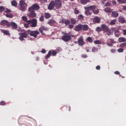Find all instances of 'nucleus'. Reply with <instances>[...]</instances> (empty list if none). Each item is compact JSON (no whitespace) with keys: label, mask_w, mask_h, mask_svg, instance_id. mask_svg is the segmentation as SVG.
<instances>
[{"label":"nucleus","mask_w":126,"mask_h":126,"mask_svg":"<svg viewBox=\"0 0 126 126\" xmlns=\"http://www.w3.org/2000/svg\"><path fill=\"white\" fill-rule=\"evenodd\" d=\"M118 42L119 43H123V42H126V38L123 37H120L118 39Z\"/></svg>","instance_id":"nucleus-25"},{"label":"nucleus","mask_w":126,"mask_h":126,"mask_svg":"<svg viewBox=\"0 0 126 126\" xmlns=\"http://www.w3.org/2000/svg\"><path fill=\"white\" fill-rule=\"evenodd\" d=\"M87 40L90 43L93 42V40H92V37H88V38H87Z\"/></svg>","instance_id":"nucleus-38"},{"label":"nucleus","mask_w":126,"mask_h":126,"mask_svg":"<svg viewBox=\"0 0 126 126\" xmlns=\"http://www.w3.org/2000/svg\"><path fill=\"white\" fill-rule=\"evenodd\" d=\"M104 11L107 13H111L112 12V9L110 7H106L104 9Z\"/></svg>","instance_id":"nucleus-29"},{"label":"nucleus","mask_w":126,"mask_h":126,"mask_svg":"<svg viewBox=\"0 0 126 126\" xmlns=\"http://www.w3.org/2000/svg\"><path fill=\"white\" fill-rule=\"evenodd\" d=\"M1 32L3 33L4 35L6 36H10V33H9V31L5 30H1Z\"/></svg>","instance_id":"nucleus-21"},{"label":"nucleus","mask_w":126,"mask_h":126,"mask_svg":"<svg viewBox=\"0 0 126 126\" xmlns=\"http://www.w3.org/2000/svg\"><path fill=\"white\" fill-rule=\"evenodd\" d=\"M96 31H97V32H101V31H102V28L100 27H97L96 28Z\"/></svg>","instance_id":"nucleus-43"},{"label":"nucleus","mask_w":126,"mask_h":126,"mask_svg":"<svg viewBox=\"0 0 126 126\" xmlns=\"http://www.w3.org/2000/svg\"><path fill=\"white\" fill-rule=\"evenodd\" d=\"M117 1L119 3H126V0H117Z\"/></svg>","instance_id":"nucleus-41"},{"label":"nucleus","mask_w":126,"mask_h":126,"mask_svg":"<svg viewBox=\"0 0 126 126\" xmlns=\"http://www.w3.org/2000/svg\"><path fill=\"white\" fill-rule=\"evenodd\" d=\"M110 52H111L112 53H116V50L115 49H112L110 50Z\"/></svg>","instance_id":"nucleus-56"},{"label":"nucleus","mask_w":126,"mask_h":126,"mask_svg":"<svg viewBox=\"0 0 126 126\" xmlns=\"http://www.w3.org/2000/svg\"><path fill=\"white\" fill-rule=\"evenodd\" d=\"M86 11L85 12V14L86 15H87V16H89L92 14L91 12H90V10L89 9H85Z\"/></svg>","instance_id":"nucleus-30"},{"label":"nucleus","mask_w":126,"mask_h":126,"mask_svg":"<svg viewBox=\"0 0 126 126\" xmlns=\"http://www.w3.org/2000/svg\"><path fill=\"white\" fill-rule=\"evenodd\" d=\"M97 8V6L95 5H91L89 6H86L84 7V9H89L90 10H93L94 9H96Z\"/></svg>","instance_id":"nucleus-16"},{"label":"nucleus","mask_w":126,"mask_h":126,"mask_svg":"<svg viewBox=\"0 0 126 126\" xmlns=\"http://www.w3.org/2000/svg\"><path fill=\"white\" fill-rule=\"evenodd\" d=\"M81 57L83 58V59H86V58H87V55L83 54L82 55Z\"/></svg>","instance_id":"nucleus-54"},{"label":"nucleus","mask_w":126,"mask_h":126,"mask_svg":"<svg viewBox=\"0 0 126 126\" xmlns=\"http://www.w3.org/2000/svg\"><path fill=\"white\" fill-rule=\"evenodd\" d=\"M29 24H24V26L25 27H26V28H28V27H29Z\"/></svg>","instance_id":"nucleus-59"},{"label":"nucleus","mask_w":126,"mask_h":126,"mask_svg":"<svg viewBox=\"0 0 126 126\" xmlns=\"http://www.w3.org/2000/svg\"><path fill=\"white\" fill-rule=\"evenodd\" d=\"M9 24V27H11L12 29H13L14 30H16V29L18 28L17 24L14 23V22H10Z\"/></svg>","instance_id":"nucleus-10"},{"label":"nucleus","mask_w":126,"mask_h":126,"mask_svg":"<svg viewBox=\"0 0 126 126\" xmlns=\"http://www.w3.org/2000/svg\"><path fill=\"white\" fill-rule=\"evenodd\" d=\"M9 23L10 22L6 20H2L0 22V24L2 26H7L8 28H9Z\"/></svg>","instance_id":"nucleus-13"},{"label":"nucleus","mask_w":126,"mask_h":126,"mask_svg":"<svg viewBox=\"0 0 126 126\" xmlns=\"http://www.w3.org/2000/svg\"><path fill=\"white\" fill-rule=\"evenodd\" d=\"M39 21L43 22L44 21V16L41 15L39 18Z\"/></svg>","instance_id":"nucleus-48"},{"label":"nucleus","mask_w":126,"mask_h":126,"mask_svg":"<svg viewBox=\"0 0 126 126\" xmlns=\"http://www.w3.org/2000/svg\"><path fill=\"white\" fill-rule=\"evenodd\" d=\"M123 32H124L123 35H125V36H126V30H123Z\"/></svg>","instance_id":"nucleus-62"},{"label":"nucleus","mask_w":126,"mask_h":126,"mask_svg":"<svg viewBox=\"0 0 126 126\" xmlns=\"http://www.w3.org/2000/svg\"><path fill=\"white\" fill-rule=\"evenodd\" d=\"M37 19L33 18L32 20H28V24H32V27L33 28L37 27Z\"/></svg>","instance_id":"nucleus-5"},{"label":"nucleus","mask_w":126,"mask_h":126,"mask_svg":"<svg viewBox=\"0 0 126 126\" xmlns=\"http://www.w3.org/2000/svg\"><path fill=\"white\" fill-rule=\"evenodd\" d=\"M41 53H42V54H45L46 53V50H45V49H43L41 50Z\"/></svg>","instance_id":"nucleus-63"},{"label":"nucleus","mask_w":126,"mask_h":126,"mask_svg":"<svg viewBox=\"0 0 126 126\" xmlns=\"http://www.w3.org/2000/svg\"><path fill=\"white\" fill-rule=\"evenodd\" d=\"M44 17L46 19H49L51 17V14L49 13H45L44 14Z\"/></svg>","instance_id":"nucleus-31"},{"label":"nucleus","mask_w":126,"mask_h":126,"mask_svg":"<svg viewBox=\"0 0 126 126\" xmlns=\"http://www.w3.org/2000/svg\"><path fill=\"white\" fill-rule=\"evenodd\" d=\"M105 6H110V5H111V2H107V3H105Z\"/></svg>","instance_id":"nucleus-53"},{"label":"nucleus","mask_w":126,"mask_h":126,"mask_svg":"<svg viewBox=\"0 0 126 126\" xmlns=\"http://www.w3.org/2000/svg\"><path fill=\"white\" fill-rule=\"evenodd\" d=\"M94 43L95 45H101V44H102V43L101 42V41H100V40H95L94 41Z\"/></svg>","instance_id":"nucleus-37"},{"label":"nucleus","mask_w":126,"mask_h":126,"mask_svg":"<svg viewBox=\"0 0 126 126\" xmlns=\"http://www.w3.org/2000/svg\"><path fill=\"white\" fill-rule=\"evenodd\" d=\"M112 3H113V4H114V5L117 4V2H116V1L115 0L112 1Z\"/></svg>","instance_id":"nucleus-64"},{"label":"nucleus","mask_w":126,"mask_h":126,"mask_svg":"<svg viewBox=\"0 0 126 126\" xmlns=\"http://www.w3.org/2000/svg\"><path fill=\"white\" fill-rule=\"evenodd\" d=\"M101 28L102 31H103L105 33H107L108 36H110V34H111V30H110L107 25L105 24H102L101 25Z\"/></svg>","instance_id":"nucleus-2"},{"label":"nucleus","mask_w":126,"mask_h":126,"mask_svg":"<svg viewBox=\"0 0 126 126\" xmlns=\"http://www.w3.org/2000/svg\"><path fill=\"white\" fill-rule=\"evenodd\" d=\"M94 23H100L101 19L98 18L97 16H95L93 19Z\"/></svg>","instance_id":"nucleus-18"},{"label":"nucleus","mask_w":126,"mask_h":126,"mask_svg":"<svg viewBox=\"0 0 126 126\" xmlns=\"http://www.w3.org/2000/svg\"><path fill=\"white\" fill-rule=\"evenodd\" d=\"M78 43L79 46H83L84 45V40H83V36H80L78 39Z\"/></svg>","instance_id":"nucleus-14"},{"label":"nucleus","mask_w":126,"mask_h":126,"mask_svg":"<svg viewBox=\"0 0 126 126\" xmlns=\"http://www.w3.org/2000/svg\"><path fill=\"white\" fill-rule=\"evenodd\" d=\"M121 48H125V47H126V43H121L120 44Z\"/></svg>","instance_id":"nucleus-47"},{"label":"nucleus","mask_w":126,"mask_h":126,"mask_svg":"<svg viewBox=\"0 0 126 126\" xmlns=\"http://www.w3.org/2000/svg\"><path fill=\"white\" fill-rule=\"evenodd\" d=\"M11 3L12 6H14L15 7H16V6H17V4H18L17 1L15 0H12Z\"/></svg>","instance_id":"nucleus-26"},{"label":"nucleus","mask_w":126,"mask_h":126,"mask_svg":"<svg viewBox=\"0 0 126 126\" xmlns=\"http://www.w3.org/2000/svg\"><path fill=\"white\" fill-rule=\"evenodd\" d=\"M22 19L25 22H26L27 23H28V18H27V17L25 16H23L22 17Z\"/></svg>","instance_id":"nucleus-33"},{"label":"nucleus","mask_w":126,"mask_h":126,"mask_svg":"<svg viewBox=\"0 0 126 126\" xmlns=\"http://www.w3.org/2000/svg\"><path fill=\"white\" fill-rule=\"evenodd\" d=\"M65 19H62L60 22V23H62V24H64L65 23Z\"/></svg>","instance_id":"nucleus-52"},{"label":"nucleus","mask_w":126,"mask_h":126,"mask_svg":"<svg viewBox=\"0 0 126 126\" xmlns=\"http://www.w3.org/2000/svg\"><path fill=\"white\" fill-rule=\"evenodd\" d=\"M111 16L112 17H114L115 18H117L119 16V13L116 11H114L112 12Z\"/></svg>","instance_id":"nucleus-22"},{"label":"nucleus","mask_w":126,"mask_h":126,"mask_svg":"<svg viewBox=\"0 0 126 126\" xmlns=\"http://www.w3.org/2000/svg\"><path fill=\"white\" fill-rule=\"evenodd\" d=\"M114 73H115V74H116L118 75L120 74V72L119 71H116L114 72Z\"/></svg>","instance_id":"nucleus-60"},{"label":"nucleus","mask_w":126,"mask_h":126,"mask_svg":"<svg viewBox=\"0 0 126 126\" xmlns=\"http://www.w3.org/2000/svg\"><path fill=\"white\" fill-rule=\"evenodd\" d=\"M98 51V48L97 47H93L92 49V52H96Z\"/></svg>","instance_id":"nucleus-49"},{"label":"nucleus","mask_w":126,"mask_h":126,"mask_svg":"<svg viewBox=\"0 0 126 126\" xmlns=\"http://www.w3.org/2000/svg\"><path fill=\"white\" fill-rule=\"evenodd\" d=\"M54 23H56V21H55V20H50L49 22H48V24L49 25H53V24H54Z\"/></svg>","instance_id":"nucleus-32"},{"label":"nucleus","mask_w":126,"mask_h":126,"mask_svg":"<svg viewBox=\"0 0 126 126\" xmlns=\"http://www.w3.org/2000/svg\"><path fill=\"white\" fill-rule=\"evenodd\" d=\"M39 1H40V2L45 3L47 2V0H39Z\"/></svg>","instance_id":"nucleus-55"},{"label":"nucleus","mask_w":126,"mask_h":126,"mask_svg":"<svg viewBox=\"0 0 126 126\" xmlns=\"http://www.w3.org/2000/svg\"><path fill=\"white\" fill-rule=\"evenodd\" d=\"M4 10V7L2 6H0V13H1Z\"/></svg>","instance_id":"nucleus-46"},{"label":"nucleus","mask_w":126,"mask_h":126,"mask_svg":"<svg viewBox=\"0 0 126 126\" xmlns=\"http://www.w3.org/2000/svg\"><path fill=\"white\" fill-rule=\"evenodd\" d=\"M29 13L28 14V17H30V18H35L37 16V14L35 12V11L33 10H30V9H28Z\"/></svg>","instance_id":"nucleus-6"},{"label":"nucleus","mask_w":126,"mask_h":126,"mask_svg":"<svg viewBox=\"0 0 126 126\" xmlns=\"http://www.w3.org/2000/svg\"><path fill=\"white\" fill-rule=\"evenodd\" d=\"M114 34L115 37H120V36H121V32H120L119 30H116L114 31Z\"/></svg>","instance_id":"nucleus-23"},{"label":"nucleus","mask_w":126,"mask_h":126,"mask_svg":"<svg viewBox=\"0 0 126 126\" xmlns=\"http://www.w3.org/2000/svg\"><path fill=\"white\" fill-rule=\"evenodd\" d=\"M116 43V41L113 39H108V43H107V45L108 47H112L114 44Z\"/></svg>","instance_id":"nucleus-12"},{"label":"nucleus","mask_w":126,"mask_h":126,"mask_svg":"<svg viewBox=\"0 0 126 126\" xmlns=\"http://www.w3.org/2000/svg\"><path fill=\"white\" fill-rule=\"evenodd\" d=\"M75 31L78 32L79 31H81L82 30V24H79L76 26L75 27Z\"/></svg>","instance_id":"nucleus-20"},{"label":"nucleus","mask_w":126,"mask_h":126,"mask_svg":"<svg viewBox=\"0 0 126 126\" xmlns=\"http://www.w3.org/2000/svg\"><path fill=\"white\" fill-rule=\"evenodd\" d=\"M70 22L71 24H76V23H77V21L74 18H71L70 20Z\"/></svg>","instance_id":"nucleus-28"},{"label":"nucleus","mask_w":126,"mask_h":126,"mask_svg":"<svg viewBox=\"0 0 126 126\" xmlns=\"http://www.w3.org/2000/svg\"><path fill=\"white\" fill-rule=\"evenodd\" d=\"M19 39L20 41H24L28 37V32H20L19 33Z\"/></svg>","instance_id":"nucleus-4"},{"label":"nucleus","mask_w":126,"mask_h":126,"mask_svg":"<svg viewBox=\"0 0 126 126\" xmlns=\"http://www.w3.org/2000/svg\"><path fill=\"white\" fill-rule=\"evenodd\" d=\"M19 9L21 11H25L28 5L26 3L25 0H21L19 1Z\"/></svg>","instance_id":"nucleus-1"},{"label":"nucleus","mask_w":126,"mask_h":126,"mask_svg":"<svg viewBox=\"0 0 126 126\" xmlns=\"http://www.w3.org/2000/svg\"><path fill=\"white\" fill-rule=\"evenodd\" d=\"M28 9H30L31 11L32 10L35 11L34 10H39V9H40V6L38 5V4L35 3L32 4L31 7H29Z\"/></svg>","instance_id":"nucleus-7"},{"label":"nucleus","mask_w":126,"mask_h":126,"mask_svg":"<svg viewBox=\"0 0 126 126\" xmlns=\"http://www.w3.org/2000/svg\"><path fill=\"white\" fill-rule=\"evenodd\" d=\"M116 22H117V20L116 19L112 20L111 21L110 25H115V24H116Z\"/></svg>","instance_id":"nucleus-36"},{"label":"nucleus","mask_w":126,"mask_h":126,"mask_svg":"<svg viewBox=\"0 0 126 126\" xmlns=\"http://www.w3.org/2000/svg\"><path fill=\"white\" fill-rule=\"evenodd\" d=\"M10 12H11V10L8 8L6 9V10L4 11V13L6 14L10 13Z\"/></svg>","instance_id":"nucleus-44"},{"label":"nucleus","mask_w":126,"mask_h":126,"mask_svg":"<svg viewBox=\"0 0 126 126\" xmlns=\"http://www.w3.org/2000/svg\"><path fill=\"white\" fill-rule=\"evenodd\" d=\"M83 18H84V17L81 14H80L78 16V19L79 20H83Z\"/></svg>","instance_id":"nucleus-40"},{"label":"nucleus","mask_w":126,"mask_h":126,"mask_svg":"<svg viewBox=\"0 0 126 126\" xmlns=\"http://www.w3.org/2000/svg\"><path fill=\"white\" fill-rule=\"evenodd\" d=\"M81 4L85 5L87 4L88 2H90V0H80Z\"/></svg>","instance_id":"nucleus-24"},{"label":"nucleus","mask_w":126,"mask_h":126,"mask_svg":"<svg viewBox=\"0 0 126 126\" xmlns=\"http://www.w3.org/2000/svg\"><path fill=\"white\" fill-rule=\"evenodd\" d=\"M6 105V102L4 101H1L0 102V106H5Z\"/></svg>","instance_id":"nucleus-39"},{"label":"nucleus","mask_w":126,"mask_h":126,"mask_svg":"<svg viewBox=\"0 0 126 126\" xmlns=\"http://www.w3.org/2000/svg\"><path fill=\"white\" fill-rule=\"evenodd\" d=\"M55 7V0H52L49 4L48 6V9H49V10H53Z\"/></svg>","instance_id":"nucleus-11"},{"label":"nucleus","mask_w":126,"mask_h":126,"mask_svg":"<svg viewBox=\"0 0 126 126\" xmlns=\"http://www.w3.org/2000/svg\"><path fill=\"white\" fill-rule=\"evenodd\" d=\"M50 57H51V52H50V51H49L48 53L45 57V59H49V58H50Z\"/></svg>","instance_id":"nucleus-42"},{"label":"nucleus","mask_w":126,"mask_h":126,"mask_svg":"<svg viewBox=\"0 0 126 126\" xmlns=\"http://www.w3.org/2000/svg\"><path fill=\"white\" fill-rule=\"evenodd\" d=\"M118 53H123V52H124V49H123V48H119L118 50Z\"/></svg>","instance_id":"nucleus-50"},{"label":"nucleus","mask_w":126,"mask_h":126,"mask_svg":"<svg viewBox=\"0 0 126 126\" xmlns=\"http://www.w3.org/2000/svg\"><path fill=\"white\" fill-rule=\"evenodd\" d=\"M39 31L41 33L42 35H45L44 33V31L47 32L48 31V28H45V27L42 26L39 29Z\"/></svg>","instance_id":"nucleus-15"},{"label":"nucleus","mask_w":126,"mask_h":126,"mask_svg":"<svg viewBox=\"0 0 126 126\" xmlns=\"http://www.w3.org/2000/svg\"><path fill=\"white\" fill-rule=\"evenodd\" d=\"M118 22H120V23H122V24H124V23H126V20L125 19V17L122 16H120L118 18Z\"/></svg>","instance_id":"nucleus-17"},{"label":"nucleus","mask_w":126,"mask_h":126,"mask_svg":"<svg viewBox=\"0 0 126 126\" xmlns=\"http://www.w3.org/2000/svg\"><path fill=\"white\" fill-rule=\"evenodd\" d=\"M101 68V67H100L99 65H97L96 66V69L98 70H100V69Z\"/></svg>","instance_id":"nucleus-58"},{"label":"nucleus","mask_w":126,"mask_h":126,"mask_svg":"<svg viewBox=\"0 0 126 126\" xmlns=\"http://www.w3.org/2000/svg\"><path fill=\"white\" fill-rule=\"evenodd\" d=\"M6 17H7L8 18H12L13 17V15L12 14H5Z\"/></svg>","instance_id":"nucleus-34"},{"label":"nucleus","mask_w":126,"mask_h":126,"mask_svg":"<svg viewBox=\"0 0 126 126\" xmlns=\"http://www.w3.org/2000/svg\"><path fill=\"white\" fill-rule=\"evenodd\" d=\"M39 34L40 32H39V31H31L30 32V36H32V37H34V38H37V35H39Z\"/></svg>","instance_id":"nucleus-9"},{"label":"nucleus","mask_w":126,"mask_h":126,"mask_svg":"<svg viewBox=\"0 0 126 126\" xmlns=\"http://www.w3.org/2000/svg\"><path fill=\"white\" fill-rule=\"evenodd\" d=\"M71 35L68 34L67 33H64V35L62 37V40L64 42H69L71 40Z\"/></svg>","instance_id":"nucleus-3"},{"label":"nucleus","mask_w":126,"mask_h":126,"mask_svg":"<svg viewBox=\"0 0 126 126\" xmlns=\"http://www.w3.org/2000/svg\"><path fill=\"white\" fill-rule=\"evenodd\" d=\"M74 13L75 14H78V13H79V11H78L76 8L75 9Z\"/></svg>","instance_id":"nucleus-51"},{"label":"nucleus","mask_w":126,"mask_h":126,"mask_svg":"<svg viewBox=\"0 0 126 126\" xmlns=\"http://www.w3.org/2000/svg\"><path fill=\"white\" fill-rule=\"evenodd\" d=\"M54 4L56 8L59 9L62 7V1L60 0H54Z\"/></svg>","instance_id":"nucleus-8"},{"label":"nucleus","mask_w":126,"mask_h":126,"mask_svg":"<svg viewBox=\"0 0 126 126\" xmlns=\"http://www.w3.org/2000/svg\"><path fill=\"white\" fill-rule=\"evenodd\" d=\"M123 10H124V11H126V6H123Z\"/></svg>","instance_id":"nucleus-61"},{"label":"nucleus","mask_w":126,"mask_h":126,"mask_svg":"<svg viewBox=\"0 0 126 126\" xmlns=\"http://www.w3.org/2000/svg\"><path fill=\"white\" fill-rule=\"evenodd\" d=\"M93 12L94 14H98V13H99V9L96 8L95 9L93 10Z\"/></svg>","instance_id":"nucleus-35"},{"label":"nucleus","mask_w":126,"mask_h":126,"mask_svg":"<svg viewBox=\"0 0 126 126\" xmlns=\"http://www.w3.org/2000/svg\"><path fill=\"white\" fill-rule=\"evenodd\" d=\"M68 28H69V29H72V28H73V25H69Z\"/></svg>","instance_id":"nucleus-57"},{"label":"nucleus","mask_w":126,"mask_h":126,"mask_svg":"<svg viewBox=\"0 0 126 126\" xmlns=\"http://www.w3.org/2000/svg\"><path fill=\"white\" fill-rule=\"evenodd\" d=\"M65 25H69V24H70V21L68 20H66L65 21Z\"/></svg>","instance_id":"nucleus-45"},{"label":"nucleus","mask_w":126,"mask_h":126,"mask_svg":"<svg viewBox=\"0 0 126 126\" xmlns=\"http://www.w3.org/2000/svg\"><path fill=\"white\" fill-rule=\"evenodd\" d=\"M49 52H50L51 55H52L53 57H55V56H56L57 54H58V52L56 50H51L49 51Z\"/></svg>","instance_id":"nucleus-27"},{"label":"nucleus","mask_w":126,"mask_h":126,"mask_svg":"<svg viewBox=\"0 0 126 126\" xmlns=\"http://www.w3.org/2000/svg\"><path fill=\"white\" fill-rule=\"evenodd\" d=\"M81 26L82 31H88V30H89V27H88V25L82 24Z\"/></svg>","instance_id":"nucleus-19"}]
</instances>
